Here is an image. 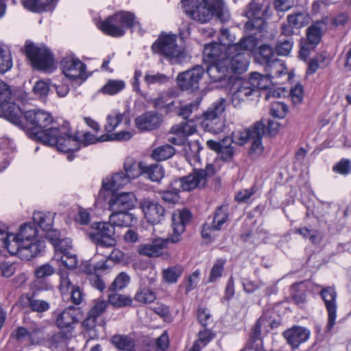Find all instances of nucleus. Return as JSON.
I'll return each instance as SVG.
<instances>
[{"label":"nucleus","instance_id":"nucleus-1","mask_svg":"<svg viewBox=\"0 0 351 351\" xmlns=\"http://www.w3.org/2000/svg\"><path fill=\"white\" fill-rule=\"evenodd\" d=\"M24 117L29 125L27 134L30 138L55 146L59 152L73 151L79 148L77 138L69 132L68 122H64L60 128H47L52 123L53 118L49 112L40 109L27 110Z\"/></svg>","mask_w":351,"mask_h":351},{"label":"nucleus","instance_id":"nucleus-2","mask_svg":"<svg viewBox=\"0 0 351 351\" xmlns=\"http://www.w3.org/2000/svg\"><path fill=\"white\" fill-rule=\"evenodd\" d=\"M184 12L193 21L209 22L221 10L222 0H182Z\"/></svg>","mask_w":351,"mask_h":351},{"label":"nucleus","instance_id":"nucleus-3","mask_svg":"<svg viewBox=\"0 0 351 351\" xmlns=\"http://www.w3.org/2000/svg\"><path fill=\"white\" fill-rule=\"evenodd\" d=\"M1 246L7 249L10 254L17 255L21 260L29 261L44 251L45 243L42 240H36L34 243H25L16 234L10 233Z\"/></svg>","mask_w":351,"mask_h":351},{"label":"nucleus","instance_id":"nucleus-4","mask_svg":"<svg viewBox=\"0 0 351 351\" xmlns=\"http://www.w3.org/2000/svg\"><path fill=\"white\" fill-rule=\"evenodd\" d=\"M0 110L1 116L10 123L23 128L22 111L12 101V92L10 87L3 82H0Z\"/></svg>","mask_w":351,"mask_h":351},{"label":"nucleus","instance_id":"nucleus-5","mask_svg":"<svg viewBox=\"0 0 351 351\" xmlns=\"http://www.w3.org/2000/svg\"><path fill=\"white\" fill-rule=\"evenodd\" d=\"M226 108V99L220 98L215 101L203 114L202 127L208 132L219 134L226 128L223 113Z\"/></svg>","mask_w":351,"mask_h":351},{"label":"nucleus","instance_id":"nucleus-6","mask_svg":"<svg viewBox=\"0 0 351 351\" xmlns=\"http://www.w3.org/2000/svg\"><path fill=\"white\" fill-rule=\"evenodd\" d=\"M114 226L110 223L95 222L91 225V230L88 233L90 239L97 246V252H99L104 247H112L116 244L114 239Z\"/></svg>","mask_w":351,"mask_h":351},{"label":"nucleus","instance_id":"nucleus-7","mask_svg":"<svg viewBox=\"0 0 351 351\" xmlns=\"http://www.w3.org/2000/svg\"><path fill=\"white\" fill-rule=\"evenodd\" d=\"M215 173L214 165L210 164L206 165L204 169H195L188 176L173 180V185L186 191H192L195 188H203L206 185L208 178L213 176Z\"/></svg>","mask_w":351,"mask_h":351},{"label":"nucleus","instance_id":"nucleus-8","mask_svg":"<svg viewBox=\"0 0 351 351\" xmlns=\"http://www.w3.org/2000/svg\"><path fill=\"white\" fill-rule=\"evenodd\" d=\"M25 53L32 65L38 70L49 71L53 66L51 53L44 45L29 43L25 45Z\"/></svg>","mask_w":351,"mask_h":351},{"label":"nucleus","instance_id":"nucleus-9","mask_svg":"<svg viewBox=\"0 0 351 351\" xmlns=\"http://www.w3.org/2000/svg\"><path fill=\"white\" fill-rule=\"evenodd\" d=\"M152 49L154 53L169 58H179L183 53L182 48L176 43L175 34H161L153 43Z\"/></svg>","mask_w":351,"mask_h":351},{"label":"nucleus","instance_id":"nucleus-10","mask_svg":"<svg viewBox=\"0 0 351 351\" xmlns=\"http://www.w3.org/2000/svg\"><path fill=\"white\" fill-rule=\"evenodd\" d=\"M319 295L327 311L328 320L326 330L330 332L336 323L337 316V293L334 287L328 286L322 289Z\"/></svg>","mask_w":351,"mask_h":351},{"label":"nucleus","instance_id":"nucleus-11","mask_svg":"<svg viewBox=\"0 0 351 351\" xmlns=\"http://www.w3.org/2000/svg\"><path fill=\"white\" fill-rule=\"evenodd\" d=\"M192 218L191 212L187 209H177L171 216V228L173 232L169 234L171 243H177L182 239V234L185 232V227Z\"/></svg>","mask_w":351,"mask_h":351},{"label":"nucleus","instance_id":"nucleus-12","mask_svg":"<svg viewBox=\"0 0 351 351\" xmlns=\"http://www.w3.org/2000/svg\"><path fill=\"white\" fill-rule=\"evenodd\" d=\"M169 243H171V240L169 237L165 239L156 237L148 243L139 245L137 252L140 255L149 258L163 257L167 258L169 257V254L164 251Z\"/></svg>","mask_w":351,"mask_h":351},{"label":"nucleus","instance_id":"nucleus-13","mask_svg":"<svg viewBox=\"0 0 351 351\" xmlns=\"http://www.w3.org/2000/svg\"><path fill=\"white\" fill-rule=\"evenodd\" d=\"M205 72L201 65H196L190 70L180 73L177 77V83L180 89L195 92L199 89V81Z\"/></svg>","mask_w":351,"mask_h":351},{"label":"nucleus","instance_id":"nucleus-14","mask_svg":"<svg viewBox=\"0 0 351 351\" xmlns=\"http://www.w3.org/2000/svg\"><path fill=\"white\" fill-rule=\"evenodd\" d=\"M62 73L71 80L81 79L84 81L88 75L86 66L74 56L64 57L61 61Z\"/></svg>","mask_w":351,"mask_h":351},{"label":"nucleus","instance_id":"nucleus-15","mask_svg":"<svg viewBox=\"0 0 351 351\" xmlns=\"http://www.w3.org/2000/svg\"><path fill=\"white\" fill-rule=\"evenodd\" d=\"M245 15L249 19L245 25V28L247 30L261 31L263 29L265 21L262 17V5L258 0L251 1L247 6Z\"/></svg>","mask_w":351,"mask_h":351},{"label":"nucleus","instance_id":"nucleus-16","mask_svg":"<svg viewBox=\"0 0 351 351\" xmlns=\"http://www.w3.org/2000/svg\"><path fill=\"white\" fill-rule=\"evenodd\" d=\"M140 205L148 222L158 223L164 219L165 210L158 202L145 198L141 200Z\"/></svg>","mask_w":351,"mask_h":351},{"label":"nucleus","instance_id":"nucleus-17","mask_svg":"<svg viewBox=\"0 0 351 351\" xmlns=\"http://www.w3.org/2000/svg\"><path fill=\"white\" fill-rule=\"evenodd\" d=\"M136 198L132 192L112 195L108 202V208L112 212L129 211L136 204Z\"/></svg>","mask_w":351,"mask_h":351},{"label":"nucleus","instance_id":"nucleus-18","mask_svg":"<svg viewBox=\"0 0 351 351\" xmlns=\"http://www.w3.org/2000/svg\"><path fill=\"white\" fill-rule=\"evenodd\" d=\"M228 48V44L212 43L206 45L203 51L204 60L208 63L225 60L227 54H230Z\"/></svg>","mask_w":351,"mask_h":351},{"label":"nucleus","instance_id":"nucleus-19","mask_svg":"<svg viewBox=\"0 0 351 351\" xmlns=\"http://www.w3.org/2000/svg\"><path fill=\"white\" fill-rule=\"evenodd\" d=\"M248 54L243 51L234 52L227 54L226 64L228 66V73H242L247 70L248 65Z\"/></svg>","mask_w":351,"mask_h":351},{"label":"nucleus","instance_id":"nucleus-20","mask_svg":"<svg viewBox=\"0 0 351 351\" xmlns=\"http://www.w3.org/2000/svg\"><path fill=\"white\" fill-rule=\"evenodd\" d=\"M283 335L287 343L293 348H296L308 339L310 330L302 326H295L285 330Z\"/></svg>","mask_w":351,"mask_h":351},{"label":"nucleus","instance_id":"nucleus-21","mask_svg":"<svg viewBox=\"0 0 351 351\" xmlns=\"http://www.w3.org/2000/svg\"><path fill=\"white\" fill-rule=\"evenodd\" d=\"M156 280L155 275L147 280L143 281L138 289L134 300L142 304L152 303L156 299V293L151 287Z\"/></svg>","mask_w":351,"mask_h":351},{"label":"nucleus","instance_id":"nucleus-22","mask_svg":"<svg viewBox=\"0 0 351 351\" xmlns=\"http://www.w3.org/2000/svg\"><path fill=\"white\" fill-rule=\"evenodd\" d=\"M161 123V115L152 111L147 112L135 119L136 127L141 130H154L158 128Z\"/></svg>","mask_w":351,"mask_h":351},{"label":"nucleus","instance_id":"nucleus-23","mask_svg":"<svg viewBox=\"0 0 351 351\" xmlns=\"http://www.w3.org/2000/svg\"><path fill=\"white\" fill-rule=\"evenodd\" d=\"M229 217L228 206L223 204L218 207L215 211L213 221L210 225L205 224L202 232L203 237H208L206 227L212 230H219L222 226L228 221Z\"/></svg>","mask_w":351,"mask_h":351},{"label":"nucleus","instance_id":"nucleus-24","mask_svg":"<svg viewBox=\"0 0 351 351\" xmlns=\"http://www.w3.org/2000/svg\"><path fill=\"white\" fill-rule=\"evenodd\" d=\"M129 180L124 172L121 171L106 177L102 181V186L100 193L103 191H114L129 183Z\"/></svg>","mask_w":351,"mask_h":351},{"label":"nucleus","instance_id":"nucleus-25","mask_svg":"<svg viewBox=\"0 0 351 351\" xmlns=\"http://www.w3.org/2000/svg\"><path fill=\"white\" fill-rule=\"evenodd\" d=\"M117 14L108 16L104 21H102L99 25V29L105 34L113 36L120 37L124 35L125 30L122 29L120 25Z\"/></svg>","mask_w":351,"mask_h":351},{"label":"nucleus","instance_id":"nucleus-26","mask_svg":"<svg viewBox=\"0 0 351 351\" xmlns=\"http://www.w3.org/2000/svg\"><path fill=\"white\" fill-rule=\"evenodd\" d=\"M206 73L210 80L219 82L223 80L228 73V66L226 60L218 62H210L206 69Z\"/></svg>","mask_w":351,"mask_h":351},{"label":"nucleus","instance_id":"nucleus-27","mask_svg":"<svg viewBox=\"0 0 351 351\" xmlns=\"http://www.w3.org/2000/svg\"><path fill=\"white\" fill-rule=\"evenodd\" d=\"M24 8L34 12L51 11L56 5L57 0H23Z\"/></svg>","mask_w":351,"mask_h":351},{"label":"nucleus","instance_id":"nucleus-28","mask_svg":"<svg viewBox=\"0 0 351 351\" xmlns=\"http://www.w3.org/2000/svg\"><path fill=\"white\" fill-rule=\"evenodd\" d=\"M77 310L73 306L66 308L58 317L56 324L58 328H69L77 322Z\"/></svg>","mask_w":351,"mask_h":351},{"label":"nucleus","instance_id":"nucleus-29","mask_svg":"<svg viewBox=\"0 0 351 351\" xmlns=\"http://www.w3.org/2000/svg\"><path fill=\"white\" fill-rule=\"evenodd\" d=\"M145 165V163L136 161L132 158L126 159L124 163V173L125 176H127L129 182L131 180L138 178L141 175H144Z\"/></svg>","mask_w":351,"mask_h":351},{"label":"nucleus","instance_id":"nucleus-30","mask_svg":"<svg viewBox=\"0 0 351 351\" xmlns=\"http://www.w3.org/2000/svg\"><path fill=\"white\" fill-rule=\"evenodd\" d=\"M265 134L264 124L262 122H256L254 124V135L251 138L253 139L250 147L251 154L259 155L263 152V147L262 145V137Z\"/></svg>","mask_w":351,"mask_h":351},{"label":"nucleus","instance_id":"nucleus-31","mask_svg":"<svg viewBox=\"0 0 351 351\" xmlns=\"http://www.w3.org/2000/svg\"><path fill=\"white\" fill-rule=\"evenodd\" d=\"M109 221L114 226L130 227L136 221V218L128 211L112 212Z\"/></svg>","mask_w":351,"mask_h":351},{"label":"nucleus","instance_id":"nucleus-32","mask_svg":"<svg viewBox=\"0 0 351 351\" xmlns=\"http://www.w3.org/2000/svg\"><path fill=\"white\" fill-rule=\"evenodd\" d=\"M257 44V39L252 36H250L242 38L239 43L237 44H228V51H229L230 53H233L237 51H243L245 53L246 52H252L255 49Z\"/></svg>","mask_w":351,"mask_h":351},{"label":"nucleus","instance_id":"nucleus-33","mask_svg":"<svg viewBox=\"0 0 351 351\" xmlns=\"http://www.w3.org/2000/svg\"><path fill=\"white\" fill-rule=\"evenodd\" d=\"M202 148L200 143L197 141L184 143L182 152L186 160L190 164L192 165L199 160V154Z\"/></svg>","mask_w":351,"mask_h":351},{"label":"nucleus","instance_id":"nucleus-34","mask_svg":"<svg viewBox=\"0 0 351 351\" xmlns=\"http://www.w3.org/2000/svg\"><path fill=\"white\" fill-rule=\"evenodd\" d=\"M11 337L20 342L27 341L29 345H38L41 343L44 339L43 338L32 337L29 333V330L23 326L16 328V329L12 332Z\"/></svg>","mask_w":351,"mask_h":351},{"label":"nucleus","instance_id":"nucleus-35","mask_svg":"<svg viewBox=\"0 0 351 351\" xmlns=\"http://www.w3.org/2000/svg\"><path fill=\"white\" fill-rule=\"evenodd\" d=\"M54 216L53 213L37 211L33 214V220L43 231L47 232L53 226Z\"/></svg>","mask_w":351,"mask_h":351},{"label":"nucleus","instance_id":"nucleus-36","mask_svg":"<svg viewBox=\"0 0 351 351\" xmlns=\"http://www.w3.org/2000/svg\"><path fill=\"white\" fill-rule=\"evenodd\" d=\"M255 91L250 80L243 82L232 95L233 105L237 106L240 101H244L247 99Z\"/></svg>","mask_w":351,"mask_h":351},{"label":"nucleus","instance_id":"nucleus-37","mask_svg":"<svg viewBox=\"0 0 351 351\" xmlns=\"http://www.w3.org/2000/svg\"><path fill=\"white\" fill-rule=\"evenodd\" d=\"M38 230L33 223H25L20 227L19 232L16 234L25 243H34L32 241L36 237Z\"/></svg>","mask_w":351,"mask_h":351},{"label":"nucleus","instance_id":"nucleus-38","mask_svg":"<svg viewBox=\"0 0 351 351\" xmlns=\"http://www.w3.org/2000/svg\"><path fill=\"white\" fill-rule=\"evenodd\" d=\"M122 122L125 125L129 124L130 120L125 114L114 112L109 114L106 118V124L105 125V130L108 132L114 131Z\"/></svg>","mask_w":351,"mask_h":351},{"label":"nucleus","instance_id":"nucleus-39","mask_svg":"<svg viewBox=\"0 0 351 351\" xmlns=\"http://www.w3.org/2000/svg\"><path fill=\"white\" fill-rule=\"evenodd\" d=\"M323 25L322 21H317L307 29L306 36L309 47L313 48L319 43Z\"/></svg>","mask_w":351,"mask_h":351},{"label":"nucleus","instance_id":"nucleus-40","mask_svg":"<svg viewBox=\"0 0 351 351\" xmlns=\"http://www.w3.org/2000/svg\"><path fill=\"white\" fill-rule=\"evenodd\" d=\"M287 18L289 23L297 29L306 26L311 20L309 14L305 12L291 14L288 15Z\"/></svg>","mask_w":351,"mask_h":351},{"label":"nucleus","instance_id":"nucleus-41","mask_svg":"<svg viewBox=\"0 0 351 351\" xmlns=\"http://www.w3.org/2000/svg\"><path fill=\"white\" fill-rule=\"evenodd\" d=\"M175 154V149L169 145H164L155 148L152 154V158L157 161L166 160Z\"/></svg>","mask_w":351,"mask_h":351},{"label":"nucleus","instance_id":"nucleus-42","mask_svg":"<svg viewBox=\"0 0 351 351\" xmlns=\"http://www.w3.org/2000/svg\"><path fill=\"white\" fill-rule=\"evenodd\" d=\"M254 90L267 89L269 88L271 80L265 74L261 75L258 73H253L249 79Z\"/></svg>","mask_w":351,"mask_h":351},{"label":"nucleus","instance_id":"nucleus-43","mask_svg":"<svg viewBox=\"0 0 351 351\" xmlns=\"http://www.w3.org/2000/svg\"><path fill=\"white\" fill-rule=\"evenodd\" d=\"M69 134L72 136L77 137L79 141V147L80 146V144L82 143L84 145L87 146L88 145L94 144L97 142H104V141H109V134H103L101 135L99 137H96L94 134L90 133V132H85L83 134V138L80 140V137L77 135H73L71 132V131H69ZM80 149V147L76 149L77 151ZM70 151H68L67 152H69ZM73 152H75V150H73Z\"/></svg>","mask_w":351,"mask_h":351},{"label":"nucleus","instance_id":"nucleus-44","mask_svg":"<svg viewBox=\"0 0 351 351\" xmlns=\"http://www.w3.org/2000/svg\"><path fill=\"white\" fill-rule=\"evenodd\" d=\"M180 190L178 186L173 185V181L171 183L169 188L159 192L161 199L169 204H176L180 200Z\"/></svg>","mask_w":351,"mask_h":351},{"label":"nucleus","instance_id":"nucleus-45","mask_svg":"<svg viewBox=\"0 0 351 351\" xmlns=\"http://www.w3.org/2000/svg\"><path fill=\"white\" fill-rule=\"evenodd\" d=\"M253 135L254 125L245 130L233 132L230 142L239 145H243L247 143V140L251 139Z\"/></svg>","mask_w":351,"mask_h":351},{"label":"nucleus","instance_id":"nucleus-46","mask_svg":"<svg viewBox=\"0 0 351 351\" xmlns=\"http://www.w3.org/2000/svg\"><path fill=\"white\" fill-rule=\"evenodd\" d=\"M120 25L122 29L125 31L126 29L130 28L133 30V28L136 25H138V21H135V16L134 14L129 12H119L116 13Z\"/></svg>","mask_w":351,"mask_h":351},{"label":"nucleus","instance_id":"nucleus-47","mask_svg":"<svg viewBox=\"0 0 351 351\" xmlns=\"http://www.w3.org/2000/svg\"><path fill=\"white\" fill-rule=\"evenodd\" d=\"M144 175H146L147 178L152 182H160L164 177V169L163 168L158 165H145Z\"/></svg>","mask_w":351,"mask_h":351},{"label":"nucleus","instance_id":"nucleus-48","mask_svg":"<svg viewBox=\"0 0 351 351\" xmlns=\"http://www.w3.org/2000/svg\"><path fill=\"white\" fill-rule=\"evenodd\" d=\"M182 272V267L181 265H177L163 269L162 277L167 282L173 284L178 281Z\"/></svg>","mask_w":351,"mask_h":351},{"label":"nucleus","instance_id":"nucleus-49","mask_svg":"<svg viewBox=\"0 0 351 351\" xmlns=\"http://www.w3.org/2000/svg\"><path fill=\"white\" fill-rule=\"evenodd\" d=\"M27 300L29 308L36 313H43L47 311L50 308L48 302L36 298L34 295H27Z\"/></svg>","mask_w":351,"mask_h":351},{"label":"nucleus","instance_id":"nucleus-50","mask_svg":"<svg viewBox=\"0 0 351 351\" xmlns=\"http://www.w3.org/2000/svg\"><path fill=\"white\" fill-rule=\"evenodd\" d=\"M169 77L161 73L154 71H147L144 76V82L147 86L160 85L167 82Z\"/></svg>","mask_w":351,"mask_h":351},{"label":"nucleus","instance_id":"nucleus-51","mask_svg":"<svg viewBox=\"0 0 351 351\" xmlns=\"http://www.w3.org/2000/svg\"><path fill=\"white\" fill-rule=\"evenodd\" d=\"M125 84L123 80H110L101 88L102 93L109 95L117 94L124 89Z\"/></svg>","mask_w":351,"mask_h":351},{"label":"nucleus","instance_id":"nucleus-52","mask_svg":"<svg viewBox=\"0 0 351 351\" xmlns=\"http://www.w3.org/2000/svg\"><path fill=\"white\" fill-rule=\"evenodd\" d=\"M230 139L224 138L223 144L218 153L219 158L224 162L232 161L234 156L235 150L234 147L230 145Z\"/></svg>","mask_w":351,"mask_h":351},{"label":"nucleus","instance_id":"nucleus-53","mask_svg":"<svg viewBox=\"0 0 351 351\" xmlns=\"http://www.w3.org/2000/svg\"><path fill=\"white\" fill-rule=\"evenodd\" d=\"M108 302L115 307H124L131 306L132 300L130 296L119 293L110 294L108 296Z\"/></svg>","mask_w":351,"mask_h":351},{"label":"nucleus","instance_id":"nucleus-54","mask_svg":"<svg viewBox=\"0 0 351 351\" xmlns=\"http://www.w3.org/2000/svg\"><path fill=\"white\" fill-rule=\"evenodd\" d=\"M283 64L278 60H274L266 63V75L271 80L280 77L283 73Z\"/></svg>","mask_w":351,"mask_h":351},{"label":"nucleus","instance_id":"nucleus-55","mask_svg":"<svg viewBox=\"0 0 351 351\" xmlns=\"http://www.w3.org/2000/svg\"><path fill=\"white\" fill-rule=\"evenodd\" d=\"M226 264V261L223 259H217L216 262L214 263L213 267L210 269L208 282H215L218 279H219L222 274L224 271V265Z\"/></svg>","mask_w":351,"mask_h":351},{"label":"nucleus","instance_id":"nucleus-56","mask_svg":"<svg viewBox=\"0 0 351 351\" xmlns=\"http://www.w3.org/2000/svg\"><path fill=\"white\" fill-rule=\"evenodd\" d=\"M173 130L176 132H180V134H183L184 138L186 139L188 136L196 132L197 129L193 121H184L180 124L173 125Z\"/></svg>","mask_w":351,"mask_h":351},{"label":"nucleus","instance_id":"nucleus-57","mask_svg":"<svg viewBox=\"0 0 351 351\" xmlns=\"http://www.w3.org/2000/svg\"><path fill=\"white\" fill-rule=\"evenodd\" d=\"M256 56L262 63L266 64L273 61L272 58L274 56V51L270 45L264 44L259 47Z\"/></svg>","mask_w":351,"mask_h":351},{"label":"nucleus","instance_id":"nucleus-58","mask_svg":"<svg viewBox=\"0 0 351 351\" xmlns=\"http://www.w3.org/2000/svg\"><path fill=\"white\" fill-rule=\"evenodd\" d=\"M111 341L119 350H130L134 346L133 341L129 337L123 335H114L112 337Z\"/></svg>","mask_w":351,"mask_h":351},{"label":"nucleus","instance_id":"nucleus-59","mask_svg":"<svg viewBox=\"0 0 351 351\" xmlns=\"http://www.w3.org/2000/svg\"><path fill=\"white\" fill-rule=\"evenodd\" d=\"M12 67V59L9 51L0 46V73H4Z\"/></svg>","mask_w":351,"mask_h":351},{"label":"nucleus","instance_id":"nucleus-60","mask_svg":"<svg viewBox=\"0 0 351 351\" xmlns=\"http://www.w3.org/2000/svg\"><path fill=\"white\" fill-rule=\"evenodd\" d=\"M293 40L292 38L280 39L276 47V52L280 56H287L293 47Z\"/></svg>","mask_w":351,"mask_h":351},{"label":"nucleus","instance_id":"nucleus-61","mask_svg":"<svg viewBox=\"0 0 351 351\" xmlns=\"http://www.w3.org/2000/svg\"><path fill=\"white\" fill-rule=\"evenodd\" d=\"M53 246L56 256H58V254L62 255L63 254L70 252L72 248L71 241L69 238H62L53 244Z\"/></svg>","mask_w":351,"mask_h":351},{"label":"nucleus","instance_id":"nucleus-62","mask_svg":"<svg viewBox=\"0 0 351 351\" xmlns=\"http://www.w3.org/2000/svg\"><path fill=\"white\" fill-rule=\"evenodd\" d=\"M288 112L287 106L282 102H274L270 108L271 114L278 119H283Z\"/></svg>","mask_w":351,"mask_h":351},{"label":"nucleus","instance_id":"nucleus-63","mask_svg":"<svg viewBox=\"0 0 351 351\" xmlns=\"http://www.w3.org/2000/svg\"><path fill=\"white\" fill-rule=\"evenodd\" d=\"M130 281V276L125 272H121L114 280L110 286V289L113 291L121 290L129 284Z\"/></svg>","mask_w":351,"mask_h":351},{"label":"nucleus","instance_id":"nucleus-64","mask_svg":"<svg viewBox=\"0 0 351 351\" xmlns=\"http://www.w3.org/2000/svg\"><path fill=\"white\" fill-rule=\"evenodd\" d=\"M300 283L293 284L291 286V295L293 301L298 305L304 304L306 301V294L304 290H299Z\"/></svg>","mask_w":351,"mask_h":351}]
</instances>
